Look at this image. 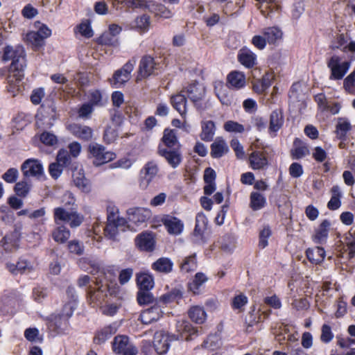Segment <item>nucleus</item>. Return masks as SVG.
Instances as JSON below:
<instances>
[{
  "label": "nucleus",
  "mask_w": 355,
  "mask_h": 355,
  "mask_svg": "<svg viewBox=\"0 0 355 355\" xmlns=\"http://www.w3.org/2000/svg\"><path fill=\"white\" fill-rule=\"evenodd\" d=\"M3 59L5 61L12 60L9 70L8 82L10 84H15V82H20L24 76V71L26 67L24 48L21 46H6Z\"/></svg>",
  "instance_id": "nucleus-1"
},
{
  "label": "nucleus",
  "mask_w": 355,
  "mask_h": 355,
  "mask_svg": "<svg viewBox=\"0 0 355 355\" xmlns=\"http://www.w3.org/2000/svg\"><path fill=\"white\" fill-rule=\"evenodd\" d=\"M88 149L91 155L94 158V164L96 166L112 161L116 157L114 153L106 151L103 146L98 144H91Z\"/></svg>",
  "instance_id": "nucleus-2"
},
{
  "label": "nucleus",
  "mask_w": 355,
  "mask_h": 355,
  "mask_svg": "<svg viewBox=\"0 0 355 355\" xmlns=\"http://www.w3.org/2000/svg\"><path fill=\"white\" fill-rule=\"evenodd\" d=\"M350 66L349 62H340V58L338 55H333L327 62V67L331 70L329 78L331 80H341Z\"/></svg>",
  "instance_id": "nucleus-3"
},
{
  "label": "nucleus",
  "mask_w": 355,
  "mask_h": 355,
  "mask_svg": "<svg viewBox=\"0 0 355 355\" xmlns=\"http://www.w3.org/2000/svg\"><path fill=\"white\" fill-rule=\"evenodd\" d=\"M25 178L34 177L40 179L44 175V168L41 162L36 159H28L21 166Z\"/></svg>",
  "instance_id": "nucleus-4"
},
{
  "label": "nucleus",
  "mask_w": 355,
  "mask_h": 355,
  "mask_svg": "<svg viewBox=\"0 0 355 355\" xmlns=\"http://www.w3.org/2000/svg\"><path fill=\"white\" fill-rule=\"evenodd\" d=\"M114 351L123 355H136L137 348L129 342V338L125 336H116L113 341Z\"/></svg>",
  "instance_id": "nucleus-5"
},
{
  "label": "nucleus",
  "mask_w": 355,
  "mask_h": 355,
  "mask_svg": "<svg viewBox=\"0 0 355 355\" xmlns=\"http://www.w3.org/2000/svg\"><path fill=\"white\" fill-rule=\"evenodd\" d=\"M136 64V59L133 58L132 60L126 62L122 69L117 70L113 76V85L116 87H119L121 85L128 82L131 77V72L132 71L134 67Z\"/></svg>",
  "instance_id": "nucleus-6"
},
{
  "label": "nucleus",
  "mask_w": 355,
  "mask_h": 355,
  "mask_svg": "<svg viewBox=\"0 0 355 355\" xmlns=\"http://www.w3.org/2000/svg\"><path fill=\"white\" fill-rule=\"evenodd\" d=\"M156 66L157 64L153 57L150 55L143 56L139 62L137 81L153 75L157 69Z\"/></svg>",
  "instance_id": "nucleus-7"
},
{
  "label": "nucleus",
  "mask_w": 355,
  "mask_h": 355,
  "mask_svg": "<svg viewBox=\"0 0 355 355\" xmlns=\"http://www.w3.org/2000/svg\"><path fill=\"white\" fill-rule=\"evenodd\" d=\"M157 153L165 158L168 164L173 168H177L182 162V155L179 148L170 150L159 144Z\"/></svg>",
  "instance_id": "nucleus-8"
},
{
  "label": "nucleus",
  "mask_w": 355,
  "mask_h": 355,
  "mask_svg": "<svg viewBox=\"0 0 355 355\" xmlns=\"http://www.w3.org/2000/svg\"><path fill=\"white\" fill-rule=\"evenodd\" d=\"M205 87L199 83L194 82L182 89V93L187 94L194 103L200 101L205 96Z\"/></svg>",
  "instance_id": "nucleus-9"
},
{
  "label": "nucleus",
  "mask_w": 355,
  "mask_h": 355,
  "mask_svg": "<svg viewBox=\"0 0 355 355\" xmlns=\"http://www.w3.org/2000/svg\"><path fill=\"white\" fill-rule=\"evenodd\" d=\"M171 338L172 336L162 331L155 334L153 346L157 354L163 355L168 352Z\"/></svg>",
  "instance_id": "nucleus-10"
},
{
  "label": "nucleus",
  "mask_w": 355,
  "mask_h": 355,
  "mask_svg": "<svg viewBox=\"0 0 355 355\" xmlns=\"http://www.w3.org/2000/svg\"><path fill=\"white\" fill-rule=\"evenodd\" d=\"M127 214L130 222L139 225L150 217V211L148 209L143 207H132L128 209Z\"/></svg>",
  "instance_id": "nucleus-11"
},
{
  "label": "nucleus",
  "mask_w": 355,
  "mask_h": 355,
  "mask_svg": "<svg viewBox=\"0 0 355 355\" xmlns=\"http://www.w3.org/2000/svg\"><path fill=\"white\" fill-rule=\"evenodd\" d=\"M161 221L166 227L168 233L171 235H179L182 233L184 228L183 222L172 216H164Z\"/></svg>",
  "instance_id": "nucleus-12"
},
{
  "label": "nucleus",
  "mask_w": 355,
  "mask_h": 355,
  "mask_svg": "<svg viewBox=\"0 0 355 355\" xmlns=\"http://www.w3.org/2000/svg\"><path fill=\"white\" fill-rule=\"evenodd\" d=\"M67 129L73 136L81 140L88 141L92 139L93 130L89 126L72 123L67 126Z\"/></svg>",
  "instance_id": "nucleus-13"
},
{
  "label": "nucleus",
  "mask_w": 355,
  "mask_h": 355,
  "mask_svg": "<svg viewBox=\"0 0 355 355\" xmlns=\"http://www.w3.org/2000/svg\"><path fill=\"white\" fill-rule=\"evenodd\" d=\"M155 239L152 233L142 232L135 239L136 246L142 251L151 252L154 250Z\"/></svg>",
  "instance_id": "nucleus-14"
},
{
  "label": "nucleus",
  "mask_w": 355,
  "mask_h": 355,
  "mask_svg": "<svg viewBox=\"0 0 355 355\" xmlns=\"http://www.w3.org/2000/svg\"><path fill=\"white\" fill-rule=\"evenodd\" d=\"M125 223V219L107 220V224L103 228L105 236L110 239L116 240L120 227Z\"/></svg>",
  "instance_id": "nucleus-15"
},
{
  "label": "nucleus",
  "mask_w": 355,
  "mask_h": 355,
  "mask_svg": "<svg viewBox=\"0 0 355 355\" xmlns=\"http://www.w3.org/2000/svg\"><path fill=\"white\" fill-rule=\"evenodd\" d=\"M229 151V147L225 139L220 137H216L211 144V156L214 158H220Z\"/></svg>",
  "instance_id": "nucleus-16"
},
{
  "label": "nucleus",
  "mask_w": 355,
  "mask_h": 355,
  "mask_svg": "<svg viewBox=\"0 0 355 355\" xmlns=\"http://www.w3.org/2000/svg\"><path fill=\"white\" fill-rule=\"evenodd\" d=\"M187 98L184 93H182V90L179 94L173 95L171 98V103L173 107L180 113L183 117L186 118L187 109Z\"/></svg>",
  "instance_id": "nucleus-17"
},
{
  "label": "nucleus",
  "mask_w": 355,
  "mask_h": 355,
  "mask_svg": "<svg viewBox=\"0 0 355 355\" xmlns=\"http://www.w3.org/2000/svg\"><path fill=\"white\" fill-rule=\"evenodd\" d=\"M238 60L246 68H253L257 64V56L250 49H242L238 54Z\"/></svg>",
  "instance_id": "nucleus-18"
},
{
  "label": "nucleus",
  "mask_w": 355,
  "mask_h": 355,
  "mask_svg": "<svg viewBox=\"0 0 355 355\" xmlns=\"http://www.w3.org/2000/svg\"><path fill=\"white\" fill-rule=\"evenodd\" d=\"M162 311L157 306H154L141 312L140 319L143 324H148L157 321L162 316Z\"/></svg>",
  "instance_id": "nucleus-19"
},
{
  "label": "nucleus",
  "mask_w": 355,
  "mask_h": 355,
  "mask_svg": "<svg viewBox=\"0 0 355 355\" xmlns=\"http://www.w3.org/2000/svg\"><path fill=\"white\" fill-rule=\"evenodd\" d=\"M96 286L97 288L94 291L92 288L89 289L88 297L91 302L101 304L107 296V293L105 292V289L103 288L104 285L101 281H96Z\"/></svg>",
  "instance_id": "nucleus-20"
},
{
  "label": "nucleus",
  "mask_w": 355,
  "mask_h": 355,
  "mask_svg": "<svg viewBox=\"0 0 355 355\" xmlns=\"http://www.w3.org/2000/svg\"><path fill=\"white\" fill-rule=\"evenodd\" d=\"M250 164L252 169L259 170L268 165V159L263 152H252L249 157Z\"/></svg>",
  "instance_id": "nucleus-21"
},
{
  "label": "nucleus",
  "mask_w": 355,
  "mask_h": 355,
  "mask_svg": "<svg viewBox=\"0 0 355 355\" xmlns=\"http://www.w3.org/2000/svg\"><path fill=\"white\" fill-rule=\"evenodd\" d=\"M71 232L69 230L63 225H57L52 230L51 236L55 242L62 244L67 241L70 238Z\"/></svg>",
  "instance_id": "nucleus-22"
},
{
  "label": "nucleus",
  "mask_w": 355,
  "mask_h": 355,
  "mask_svg": "<svg viewBox=\"0 0 355 355\" xmlns=\"http://www.w3.org/2000/svg\"><path fill=\"white\" fill-rule=\"evenodd\" d=\"M227 81L230 87L237 89L243 87L246 83L244 73L237 71L230 72L227 77Z\"/></svg>",
  "instance_id": "nucleus-23"
},
{
  "label": "nucleus",
  "mask_w": 355,
  "mask_h": 355,
  "mask_svg": "<svg viewBox=\"0 0 355 355\" xmlns=\"http://www.w3.org/2000/svg\"><path fill=\"white\" fill-rule=\"evenodd\" d=\"M201 128L200 139L205 141H211L215 135L216 127L214 122L212 121H202Z\"/></svg>",
  "instance_id": "nucleus-24"
},
{
  "label": "nucleus",
  "mask_w": 355,
  "mask_h": 355,
  "mask_svg": "<svg viewBox=\"0 0 355 355\" xmlns=\"http://www.w3.org/2000/svg\"><path fill=\"white\" fill-rule=\"evenodd\" d=\"M308 259L314 264L320 263L324 259L325 251L323 248L315 247L314 248H309L306 252Z\"/></svg>",
  "instance_id": "nucleus-25"
},
{
  "label": "nucleus",
  "mask_w": 355,
  "mask_h": 355,
  "mask_svg": "<svg viewBox=\"0 0 355 355\" xmlns=\"http://www.w3.org/2000/svg\"><path fill=\"white\" fill-rule=\"evenodd\" d=\"M73 181L76 187L84 192L90 191V185L81 170L75 171L73 173Z\"/></svg>",
  "instance_id": "nucleus-26"
},
{
  "label": "nucleus",
  "mask_w": 355,
  "mask_h": 355,
  "mask_svg": "<svg viewBox=\"0 0 355 355\" xmlns=\"http://www.w3.org/2000/svg\"><path fill=\"white\" fill-rule=\"evenodd\" d=\"M188 314L191 320L197 324H202L207 318V314L204 309L200 306L191 307Z\"/></svg>",
  "instance_id": "nucleus-27"
},
{
  "label": "nucleus",
  "mask_w": 355,
  "mask_h": 355,
  "mask_svg": "<svg viewBox=\"0 0 355 355\" xmlns=\"http://www.w3.org/2000/svg\"><path fill=\"white\" fill-rule=\"evenodd\" d=\"M152 268L157 272L168 273L172 271L173 263L168 258L162 257L153 263Z\"/></svg>",
  "instance_id": "nucleus-28"
},
{
  "label": "nucleus",
  "mask_w": 355,
  "mask_h": 355,
  "mask_svg": "<svg viewBox=\"0 0 355 355\" xmlns=\"http://www.w3.org/2000/svg\"><path fill=\"white\" fill-rule=\"evenodd\" d=\"M331 198L329 202L327 203V207L330 210H336L338 209L340 205V197H341V192H340V188L338 185L334 186L331 189Z\"/></svg>",
  "instance_id": "nucleus-29"
},
{
  "label": "nucleus",
  "mask_w": 355,
  "mask_h": 355,
  "mask_svg": "<svg viewBox=\"0 0 355 355\" xmlns=\"http://www.w3.org/2000/svg\"><path fill=\"white\" fill-rule=\"evenodd\" d=\"M207 218L202 213H199L196 217V226L193 231V235L198 237H202L207 229Z\"/></svg>",
  "instance_id": "nucleus-30"
},
{
  "label": "nucleus",
  "mask_w": 355,
  "mask_h": 355,
  "mask_svg": "<svg viewBox=\"0 0 355 355\" xmlns=\"http://www.w3.org/2000/svg\"><path fill=\"white\" fill-rule=\"evenodd\" d=\"M137 283L139 290L150 291L154 286L153 277L147 273H141L137 277Z\"/></svg>",
  "instance_id": "nucleus-31"
},
{
  "label": "nucleus",
  "mask_w": 355,
  "mask_h": 355,
  "mask_svg": "<svg viewBox=\"0 0 355 355\" xmlns=\"http://www.w3.org/2000/svg\"><path fill=\"white\" fill-rule=\"evenodd\" d=\"M284 118L280 110H275L270 114V130L277 132L283 125Z\"/></svg>",
  "instance_id": "nucleus-32"
},
{
  "label": "nucleus",
  "mask_w": 355,
  "mask_h": 355,
  "mask_svg": "<svg viewBox=\"0 0 355 355\" xmlns=\"http://www.w3.org/2000/svg\"><path fill=\"white\" fill-rule=\"evenodd\" d=\"M329 225L330 223L327 220L322 222L314 236L315 243L322 244L325 242L328 236V229Z\"/></svg>",
  "instance_id": "nucleus-33"
},
{
  "label": "nucleus",
  "mask_w": 355,
  "mask_h": 355,
  "mask_svg": "<svg viewBox=\"0 0 355 355\" xmlns=\"http://www.w3.org/2000/svg\"><path fill=\"white\" fill-rule=\"evenodd\" d=\"M263 34L269 44H275L282 37V32L276 27H269L263 29Z\"/></svg>",
  "instance_id": "nucleus-34"
},
{
  "label": "nucleus",
  "mask_w": 355,
  "mask_h": 355,
  "mask_svg": "<svg viewBox=\"0 0 355 355\" xmlns=\"http://www.w3.org/2000/svg\"><path fill=\"white\" fill-rule=\"evenodd\" d=\"M162 140L166 148L174 147L178 142L175 131L171 129L164 130Z\"/></svg>",
  "instance_id": "nucleus-35"
},
{
  "label": "nucleus",
  "mask_w": 355,
  "mask_h": 355,
  "mask_svg": "<svg viewBox=\"0 0 355 355\" xmlns=\"http://www.w3.org/2000/svg\"><path fill=\"white\" fill-rule=\"evenodd\" d=\"M352 126L350 123L345 119L339 118L336 125V136L340 139H344Z\"/></svg>",
  "instance_id": "nucleus-36"
},
{
  "label": "nucleus",
  "mask_w": 355,
  "mask_h": 355,
  "mask_svg": "<svg viewBox=\"0 0 355 355\" xmlns=\"http://www.w3.org/2000/svg\"><path fill=\"white\" fill-rule=\"evenodd\" d=\"M207 277L202 272H197L191 282L189 284V288L194 294L198 293L200 287L207 281Z\"/></svg>",
  "instance_id": "nucleus-37"
},
{
  "label": "nucleus",
  "mask_w": 355,
  "mask_h": 355,
  "mask_svg": "<svg viewBox=\"0 0 355 355\" xmlns=\"http://www.w3.org/2000/svg\"><path fill=\"white\" fill-rule=\"evenodd\" d=\"M266 204V198L264 196L258 193L252 192L250 195V207L253 210H259L264 207Z\"/></svg>",
  "instance_id": "nucleus-38"
},
{
  "label": "nucleus",
  "mask_w": 355,
  "mask_h": 355,
  "mask_svg": "<svg viewBox=\"0 0 355 355\" xmlns=\"http://www.w3.org/2000/svg\"><path fill=\"white\" fill-rule=\"evenodd\" d=\"M227 87L223 83L219 82L215 85V92L220 101L224 105L230 103V98L227 94Z\"/></svg>",
  "instance_id": "nucleus-39"
},
{
  "label": "nucleus",
  "mask_w": 355,
  "mask_h": 355,
  "mask_svg": "<svg viewBox=\"0 0 355 355\" xmlns=\"http://www.w3.org/2000/svg\"><path fill=\"white\" fill-rule=\"evenodd\" d=\"M83 216L75 211H70L64 223H68L71 228L80 226L83 221Z\"/></svg>",
  "instance_id": "nucleus-40"
},
{
  "label": "nucleus",
  "mask_w": 355,
  "mask_h": 355,
  "mask_svg": "<svg viewBox=\"0 0 355 355\" xmlns=\"http://www.w3.org/2000/svg\"><path fill=\"white\" fill-rule=\"evenodd\" d=\"M7 268L9 271L15 275L22 273L26 270H29L28 263L26 261H19L16 264L8 263Z\"/></svg>",
  "instance_id": "nucleus-41"
},
{
  "label": "nucleus",
  "mask_w": 355,
  "mask_h": 355,
  "mask_svg": "<svg viewBox=\"0 0 355 355\" xmlns=\"http://www.w3.org/2000/svg\"><path fill=\"white\" fill-rule=\"evenodd\" d=\"M197 268V261L196 254L189 256L185 258L184 262L181 264V270L186 272L193 271Z\"/></svg>",
  "instance_id": "nucleus-42"
},
{
  "label": "nucleus",
  "mask_w": 355,
  "mask_h": 355,
  "mask_svg": "<svg viewBox=\"0 0 355 355\" xmlns=\"http://www.w3.org/2000/svg\"><path fill=\"white\" fill-rule=\"evenodd\" d=\"M144 170L145 171L144 178L146 180L147 182L149 183L157 175L158 172V167L155 163L149 162L146 164Z\"/></svg>",
  "instance_id": "nucleus-43"
},
{
  "label": "nucleus",
  "mask_w": 355,
  "mask_h": 355,
  "mask_svg": "<svg viewBox=\"0 0 355 355\" xmlns=\"http://www.w3.org/2000/svg\"><path fill=\"white\" fill-rule=\"evenodd\" d=\"M223 128L229 132L242 133L245 128L242 124L234 121H227L224 123Z\"/></svg>",
  "instance_id": "nucleus-44"
},
{
  "label": "nucleus",
  "mask_w": 355,
  "mask_h": 355,
  "mask_svg": "<svg viewBox=\"0 0 355 355\" xmlns=\"http://www.w3.org/2000/svg\"><path fill=\"white\" fill-rule=\"evenodd\" d=\"M31 189V184L26 181H20L16 183L14 191L16 194L20 197H26Z\"/></svg>",
  "instance_id": "nucleus-45"
},
{
  "label": "nucleus",
  "mask_w": 355,
  "mask_h": 355,
  "mask_svg": "<svg viewBox=\"0 0 355 355\" xmlns=\"http://www.w3.org/2000/svg\"><path fill=\"white\" fill-rule=\"evenodd\" d=\"M182 297V293L178 289H173L171 292L166 293L160 297V301L164 304H168Z\"/></svg>",
  "instance_id": "nucleus-46"
},
{
  "label": "nucleus",
  "mask_w": 355,
  "mask_h": 355,
  "mask_svg": "<svg viewBox=\"0 0 355 355\" xmlns=\"http://www.w3.org/2000/svg\"><path fill=\"white\" fill-rule=\"evenodd\" d=\"M346 244L349 250V257L352 259L355 255V230H350L346 236Z\"/></svg>",
  "instance_id": "nucleus-47"
},
{
  "label": "nucleus",
  "mask_w": 355,
  "mask_h": 355,
  "mask_svg": "<svg viewBox=\"0 0 355 355\" xmlns=\"http://www.w3.org/2000/svg\"><path fill=\"white\" fill-rule=\"evenodd\" d=\"M70 211L62 207H56L53 211V219L56 225H61L60 222H65Z\"/></svg>",
  "instance_id": "nucleus-48"
},
{
  "label": "nucleus",
  "mask_w": 355,
  "mask_h": 355,
  "mask_svg": "<svg viewBox=\"0 0 355 355\" xmlns=\"http://www.w3.org/2000/svg\"><path fill=\"white\" fill-rule=\"evenodd\" d=\"M150 10L161 17L167 19L171 17V12L162 4L153 5Z\"/></svg>",
  "instance_id": "nucleus-49"
},
{
  "label": "nucleus",
  "mask_w": 355,
  "mask_h": 355,
  "mask_svg": "<svg viewBox=\"0 0 355 355\" xmlns=\"http://www.w3.org/2000/svg\"><path fill=\"white\" fill-rule=\"evenodd\" d=\"M68 248L71 253L80 256L83 254L85 247L82 242L77 240H72L69 242Z\"/></svg>",
  "instance_id": "nucleus-50"
},
{
  "label": "nucleus",
  "mask_w": 355,
  "mask_h": 355,
  "mask_svg": "<svg viewBox=\"0 0 355 355\" xmlns=\"http://www.w3.org/2000/svg\"><path fill=\"white\" fill-rule=\"evenodd\" d=\"M40 139L41 142L46 146H53L58 143L57 137L49 132H42L40 135Z\"/></svg>",
  "instance_id": "nucleus-51"
},
{
  "label": "nucleus",
  "mask_w": 355,
  "mask_h": 355,
  "mask_svg": "<svg viewBox=\"0 0 355 355\" xmlns=\"http://www.w3.org/2000/svg\"><path fill=\"white\" fill-rule=\"evenodd\" d=\"M153 301V297L149 291L139 290L137 293V302L139 304H148Z\"/></svg>",
  "instance_id": "nucleus-52"
},
{
  "label": "nucleus",
  "mask_w": 355,
  "mask_h": 355,
  "mask_svg": "<svg viewBox=\"0 0 355 355\" xmlns=\"http://www.w3.org/2000/svg\"><path fill=\"white\" fill-rule=\"evenodd\" d=\"M26 40L27 42L35 46H42L43 44L42 39L36 31H31L28 33L26 35Z\"/></svg>",
  "instance_id": "nucleus-53"
},
{
  "label": "nucleus",
  "mask_w": 355,
  "mask_h": 355,
  "mask_svg": "<svg viewBox=\"0 0 355 355\" xmlns=\"http://www.w3.org/2000/svg\"><path fill=\"white\" fill-rule=\"evenodd\" d=\"M271 236L269 227H265L259 233V246L265 248L268 245V239Z\"/></svg>",
  "instance_id": "nucleus-54"
},
{
  "label": "nucleus",
  "mask_w": 355,
  "mask_h": 355,
  "mask_svg": "<svg viewBox=\"0 0 355 355\" xmlns=\"http://www.w3.org/2000/svg\"><path fill=\"white\" fill-rule=\"evenodd\" d=\"M247 303V297L243 294H239L233 298L232 306L234 309H241Z\"/></svg>",
  "instance_id": "nucleus-55"
},
{
  "label": "nucleus",
  "mask_w": 355,
  "mask_h": 355,
  "mask_svg": "<svg viewBox=\"0 0 355 355\" xmlns=\"http://www.w3.org/2000/svg\"><path fill=\"white\" fill-rule=\"evenodd\" d=\"M320 340L325 343H329L334 338L331 327L328 324H323L321 329Z\"/></svg>",
  "instance_id": "nucleus-56"
},
{
  "label": "nucleus",
  "mask_w": 355,
  "mask_h": 355,
  "mask_svg": "<svg viewBox=\"0 0 355 355\" xmlns=\"http://www.w3.org/2000/svg\"><path fill=\"white\" fill-rule=\"evenodd\" d=\"M18 175L17 169L10 168L2 175V178L8 183H14L16 182Z\"/></svg>",
  "instance_id": "nucleus-57"
},
{
  "label": "nucleus",
  "mask_w": 355,
  "mask_h": 355,
  "mask_svg": "<svg viewBox=\"0 0 355 355\" xmlns=\"http://www.w3.org/2000/svg\"><path fill=\"white\" fill-rule=\"evenodd\" d=\"M103 288L105 289V292L107 293V295L115 296L119 291V287L115 282L110 281L108 282L106 281L104 284Z\"/></svg>",
  "instance_id": "nucleus-58"
},
{
  "label": "nucleus",
  "mask_w": 355,
  "mask_h": 355,
  "mask_svg": "<svg viewBox=\"0 0 355 355\" xmlns=\"http://www.w3.org/2000/svg\"><path fill=\"white\" fill-rule=\"evenodd\" d=\"M70 161V156L66 150H60L56 157V162L60 165L66 166Z\"/></svg>",
  "instance_id": "nucleus-59"
},
{
  "label": "nucleus",
  "mask_w": 355,
  "mask_h": 355,
  "mask_svg": "<svg viewBox=\"0 0 355 355\" xmlns=\"http://www.w3.org/2000/svg\"><path fill=\"white\" fill-rule=\"evenodd\" d=\"M118 137V132L115 128L108 127L105 130L104 140L106 143L110 144L116 140Z\"/></svg>",
  "instance_id": "nucleus-60"
},
{
  "label": "nucleus",
  "mask_w": 355,
  "mask_h": 355,
  "mask_svg": "<svg viewBox=\"0 0 355 355\" xmlns=\"http://www.w3.org/2000/svg\"><path fill=\"white\" fill-rule=\"evenodd\" d=\"M110 336V329L109 328H105L96 334L94 337V342L98 344H101L108 339Z\"/></svg>",
  "instance_id": "nucleus-61"
},
{
  "label": "nucleus",
  "mask_w": 355,
  "mask_h": 355,
  "mask_svg": "<svg viewBox=\"0 0 355 355\" xmlns=\"http://www.w3.org/2000/svg\"><path fill=\"white\" fill-rule=\"evenodd\" d=\"M344 87L349 92L355 89V69L345 79Z\"/></svg>",
  "instance_id": "nucleus-62"
},
{
  "label": "nucleus",
  "mask_w": 355,
  "mask_h": 355,
  "mask_svg": "<svg viewBox=\"0 0 355 355\" xmlns=\"http://www.w3.org/2000/svg\"><path fill=\"white\" fill-rule=\"evenodd\" d=\"M263 301L266 304L273 309H279L282 307V302L276 295H273L270 297H266L264 298Z\"/></svg>",
  "instance_id": "nucleus-63"
},
{
  "label": "nucleus",
  "mask_w": 355,
  "mask_h": 355,
  "mask_svg": "<svg viewBox=\"0 0 355 355\" xmlns=\"http://www.w3.org/2000/svg\"><path fill=\"white\" fill-rule=\"evenodd\" d=\"M64 166L60 165L57 162L52 163L49 165V171L50 175L55 179L60 177L62 173Z\"/></svg>",
  "instance_id": "nucleus-64"
}]
</instances>
